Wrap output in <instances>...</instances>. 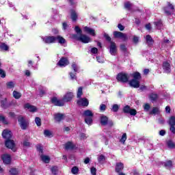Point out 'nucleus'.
Here are the masks:
<instances>
[{
	"label": "nucleus",
	"instance_id": "1a4fd4ad",
	"mask_svg": "<svg viewBox=\"0 0 175 175\" xmlns=\"http://www.w3.org/2000/svg\"><path fill=\"white\" fill-rule=\"evenodd\" d=\"M123 113L124 114H130V116H136L137 114V111L135 109H131L129 105H126L122 109Z\"/></svg>",
	"mask_w": 175,
	"mask_h": 175
},
{
	"label": "nucleus",
	"instance_id": "4468645a",
	"mask_svg": "<svg viewBox=\"0 0 175 175\" xmlns=\"http://www.w3.org/2000/svg\"><path fill=\"white\" fill-rule=\"evenodd\" d=\"M44 42L46 44H51V43H55V36H48L42 38Z\"/></svg>",
	"mask_w": 175,
	"mask_h": 175
},
{
	"label": "nucleus",
	"instance_id": "a211bd4d",
	"mask_svg": "<svg viewBox=\"0 0 175 175\" xmlns=\"http://www.w3.org/2000/svg\"><path fill=\"white\" fill-rule=\"evenodd\" d=\"M24 108L27 109L31 113H36V111H38V108L34 105H31L29 103L25 104Z\"/></svg>",
	"mask_w": 175,
	"mask_h": 175
},
{
	"label": "nucleus",
	"instance_id": "69168bd1",
	"mask_svg": "<svg viewBox=\"0 0 175 175\" xmlns=\"http://www.w3.org/2000/svg\"><path fill=\"white\" fill-rule=\"evenodd\" d=\"M118 29H120V31H124V29H125V27L124 25H122V24L119 23L118 25Z\"/></svg>",
	"mask_w": 175,
	"mask_h": 175
},
{
	"label": "nucleus",
	"instance_id": "a878e982",
	"mask_svg": "<svg viewBox=\"0 0 175 175\" xmlns=\"http://www.w3.org/2000/svg\"><path fill=\"white\" fill-rule=\"evenodd\" d=\"M133 80H137L140 81L142 80V74L140 72L136 71L132 74Z\"/></svg>",
	"mask_w": 175,
	"mask_h": 175
},
{
	"label": "nucleus",
	"instance_id": "79ce46f5",
	"mask_svg": "<svg viewBox=\"0 0 175 175\" xmlns=\"http://www.w3.org/2000/svg\"><path fill=\"white\" fill-rule=\"evenodd\" d=\"M0 121L4 124V125H8L9 122L7 121L6 118L5 116L0 115Z\"/></svg>",
	"mask_w": 175,
	"mask_h": 175
},
{
	"label": "nucleus",
	"instance_id": "f03ea898",
	"mask_svg": "<svg viewBox=\"0 0 175 175\" xmlns=\"http://www.w3.org/2000/svg\"><path fill=\"white\" fill-rule=\"evenodd\" d=\"M116 80L118 83H123L125 84L129 81V75L126 72H119L116 75Z\"/></svg>",
	"mask_w": 175,
	"mask_h": 175
},
{
	"label": "nucleus",
	"instance_id": "aec40b11",
	"mask_svg": "<svg viewBox=\"0 0 175 175\" xmlns=\"http://www.w3.org/2000/svg\"><path fill=\"white\" fill-rule=\"evenodd\" d=\"M122 170H124V163L119 162L116 163V167H115V172L116 173H122Z\"/></svg>",
	"mask_w": 175,
	"mask_h": 175
},
{
	"label": "nucleus",
	"instance_id": "6e6d98bb",
	"mask_svg": "<svg viewBox=\"0 0 175 175\" xmlns=\"http://www.w3.org/2000/svg\"><path fill=\"white\" fill-rule=\"evenodd\" d=\"M0 76L2 79H5V77H6V72L1 68H0Z\"/></svg>",
	"mask_w": 175,
	"mask_h": 175
},
{
	"label": "nucleus",
	"instance_id": "2f4dec72",
	"mask_svg": "<svg viewBox=\"0 0 175 175\" xmlns=\"http://www.w3.org/2000/svg\"><path fill=\"white\" fill-rule=\"evenodd\" d=\"M0 50L2 51H9V46L5 42H1L0 44Z\"/></svg>",
	"mask_w": 175,
	"mask_h": 175
},
{
	"label": "nucleus",
	"instance_id": "dca6fc26",
	"mask_svg": "<svg viewBox=\"0 0 175 175\" xmlns=\"http://www.w3.org/2000/svg\"><path fill=\"white\" fill-rule=\"evenodd\" d=\"M77 105H78V106H83V107H87V106L90 105V102L87 98H83L78 100L77 102Z\"/></svg>",
	"mask_w": 175,
	"mask_h": 175
},
{
	"label": "nucleus",
	"instance_id": "09e8293b",
	"mask_svg": "<svg viewBox=\"0 0 175 175\" xmlns=\"http://www.w3.org/2000/svg\"><path fill=\"white\" fill-rule=\"evenodd\" d=\"M36 150L38 151V152H40L41 155L43 154V146H42V145H37Z\"/></svg>",
	"mask_w": 175,
	"mask_h": 175
},
{
	"label": "nucleus",
	"instance_id": "0eeeda50",
	"mask_svg": "<svg viewBox=\"0 0 175 175\" xmlns=\"http://www.w3.org/2000/svg\"><path fill=\"white\" fill-rule=\"evenodd\" d=\"M5 145L7 148L12 150L13 152H16L17 151V148H16V143H14V140L13 139L5 140Z\"/></svg>",
	"mask_w": 175,
	"mask_h": 175
},
{
	"label": "nucleus",
	"instance_id": "6ab92c4d",
	"mask_svg": "<svg viewBox=\"0 0 175 175\" xmlns=\"http://www.w3.org/2000/svg\"><path fill=\"white\" fill-rule=\"evenodd\" d=\"M65 119L64 113H57L54 114V120L56 122H61L63 120Z\"/></svg>",
	"mask_w": 175,
	"mask_h": 175
},
{
	"label": "nucleus",
	"instance_id": "58836bf2",
	"mask_svg": "<svg viewBox=\"0 0 175 175\" xmlns=\"http://www.w3.org/2000/svg\"><path fill=\"white\" fill-rule=\"evenodd\" d=\"M173 166V161H172V160H169L167 161H166L165 163H164V167H172Z\"/></svg>",
	"mask_w": 175,
	"mask_h": 175
},
{
	"label": "nucleus",
	"instance_id": "a19ab883",
	"mask_svg": "<svg viewBox=\"0 0 175 175\" xmlns=\"http://www.w3.org/2000/svg\"><path fill=\"white\" fill-rule=\"evenodd\" d=\"M69 75L70 80H77V76H76L77 75V72H70Z\"/></svg>",
	"mask_w": 175,
	"mask_h": 175
},
{
	"label": "nucleus",
	"instance_id": "ddd939ff",
	"mask_svg": "<svg viewBox=\"0 0 175 175\" xmlns=\"http://www.w3.org/2000/svg\"><path fill=\"white\" fill-rule=\"evenodd\" d=\"M13 136V133L11 131H9L8 129H4L2 132V137L3 139H5V140H10L12 139V137Z\"/></svg>",
	"mask_w": 175,
	"mask_h": 175
},
{
	"label": "nucleus",
	"instance_id": "e433bc0d",
	"mask_svg": "<svg viewBox=\"0 0 175 175\" xmlns=\"http://www.w3.org/2000/svg\"><path fill=\"white\" fill-rule=\"evenodd\" d=\"M127 136H126V133H123L122 135V137L120 139V143L122 144H125V142H126Z\"/></svg>",
	"mask_w": 175,
	"mask_h": 175
},
{
	"label": "nucleus",
	"instance_id": "72a5a7b5",
	"mask_svg": "<svg viewBox=\"0 0 175 175\" xmlns=\"http://www.w3.org/2000/svg\"><path fill=\"white\" fill-rule=\"evenodd\" d=\"M18 169L12 167L10 170V174L11 175H18Z\"/></svg>",
	"mask_w": 175,
	"mask_h": 175
},
{
	"label": "nucleus",
	"instance_id": "f704fd0d",
	"mask_svg": "<svg viewBox=\"0 0 175 175\" xmlns=\"http://www.w3.org/2000/svg\"><path fill=\"white\" fill-rule=\"evenodd\" d=\"M167 146L168 148H175V144L171 139H169L168 141H167Z\"/></svg>",
	"mask_w": 175,
	"mask_h": 175
},
{
	"label": "nucleus",
	"instance_id": "7ed1b4c3",
	"mask_svg": "<svg viewBox=\"0 0 175 175\" xmlns=\"http://www.w3.org/2000/svg\"><path fill=\"white\" fill-rule=\"evenodd\" d=\"M83 116L85 117V122L88 125H92V117H94V113L90 109L85 110L83 112Z\"/></svg>",
	"mask_w": 175,
	"mask_h": 175
},
{
	"label": "nucleus",
	"instance_id": "473e14b6",
	"mask_svg": "<svg viewBox=\"0 0 175 175\" xmlns=\"http://www.w3.org/2000/svg\"><path fill=\"white\" fill-rule=\"evenodd\" d=\"M12 95L15 99H20V98H21V96H22L21 93H20V92H17L16 90H14L13 92Z\"/></svg>",
	"mask_w": 175,
	"mask_h": 175
},
{
	"label": "nucleus",
	"instance_id": "c03bdc74",
	"mask_svg": "<svg viewBox=\"0 0 175 175\" xmlns=\"http://www.w3.org/2000/svg\"><path fill=\"white\" fill-rule=\"evenodd\" d=\"M105 161H106V157H105V155L100 154L98 157V162H99V163H102V162H105Z\"/></svg>",
	"mask_w": 175,
	"mask_h": 175
},
{
	"label": "nucleus",
	"instance_id": "0e129e2a",
	"mask_svg": "<svg viewBox=\"0 0 175 175\" xmlns=\"http://www.w3.org/2000/svg\"><path fill=\"white\" fill-rule=\"evenodd\" d=\"M92 54H98V49L96 47H93L91 49Z\"/></svg>",
	"mask_w": 175,
	"mask_h": 175
},
{
	"label": "nucleus",
	"instance_id": "5fc2aeb1",
	"mask_svg": "<svg viewBox=\"0 0 175 175\" xmlns=\"http://www.w3.org/2000/svg\"><path fill=\"white\" fill-rule=\"evenodd\" d=\"M51 173L54 175H57V172H58V167L56 166L52 167L51 169Z\"/></svg>",
	"mask_w": 175,
	"mask_h": 175
},
{
	"label": "nucleus",
	"instance_id": "de8ad7c7",
	"mask_svg": "<svg viewBox=\"0 0 175 175\" xmlns=\"http://www.w3.org/2000/svg\"><path fill=\"white\" fill-rule=\"evenodd\" d=\"M71 173H72V174H77V173H79V167H77V166L72 167Z\"/></svg>",
	"mask_w": 175,
	"mask_h": 175
},
{
	"label": "nucleus",
	"instance_id": "9b49d317",
	"mask_svg": "<svg viewBox=\"0 0 175 175\" xmlns=\"http://www.w3.org/2000/svg\"><path fill=\"white\" fill-rule=\"evenodd\" d=\"M168 124L170 125V131L172 133H175V116H172L170 118Z\"/></svg>",
	"mask_w": 175,
	"mask_h": 175
},
{
	"label": "nucleus",
	"instance_id": "e2e57ef3",
	"mask_svg": "<svg viewBox=\"0 0 175 175\" xmlns=\"http://www.w3.org/2000/svg\"><path fill=\"white\" fill-rule=\"evenodd\" d=\"M90 172L92 175H96V168H95V167H92L90 169Z\"/></svg>",
	"mask_w": 175,
	"mask_h": 175
},
{
	"label": "nucleus",
	"instance_id": "20e7f679",
	"mask_svg": "<svg viewBox=\"0 0 175 175\" xmlns=\"http://www.w3.org/2000/svg\"><path fill=\"white\" fill-rule=\"evenodd\" d=\"M72 38L75 39V40L85 44L90 43V42H91V38L84 34H81L80 36H79L77 34H74Z\"/></svg>",
	"mask_w": 175,
	"mask_h": 175
},
{
	"label": "nucleus",
	"instance_id": "4d7b16f0",
	"mask_svg": "<svg viewBox=\"0 0 175 175\" xmlns=\"http://www.w3.org/2000/svg\"><path fill=\"white\" fill-rule=\"evenodd\" d=\"M133 42L135 44H137L139 43V37L137 36H133Z\"/></svg>",
	"mask_w": 175,
	"mask_h": 175
},
{
	"label": "nucleus",
	"instance_id": "a18cd8bd",
	"mask_svg": "<svg viewBox=\"0 0 175 175\" xmlns=\"http://www.w3.org/2000/svg\"><path fill=\"white\" fill-rule=\"evenodd\" d=\"M44 135L46 137H51V136H53V133H51V131L49 130H44Z\"/></svg>",
	"mask_w": 175,
	"mask_h": 175
},
{
	"label": "nucleus",
	"instance_id": "c85d7f7f",
	"mask_svg": "<svg viewBox=\"0 0 175 175\" xmlns=\"http://www.w3.org/2000/svg\"><path fill=\"white\" fill-rule=\"evenodd\" d=\"M146 42L149 46H152L154 44V39L150 35H146Z\"/></svg>",
	"mask_w": 175,
	"mask_h": 175
},
{
	"label": "nucleus",
	"instance_id": "9d476101",
	"mask_svg": "<svg viewBox=\"0 0 175 175\" xmlns=\"http://www.w3.org/2000/svg\"><path fill=\"white\" fill-rule=\"evenodd\" d=\"M69 64H70L69 59H68V57H62L58 62L57 65L58 66H60V68H62V67L65 68V66H68Z\"/></svg>",
	"mask_w": 175,
	"mask_h": 175
},
{
	"label": "nucleus",
	"instance_id": "cd10ccee",
	"mask_svg": "<svg viewBox=\"0 0 175 175\" xmlns=\"http://www.w3.org/2000/svg\"><path fill=\"white\" fill-rule=\"evenodd\" d=\"M148 98L151 102H157L158 100V94L155 93H150L148 96Z\"/></svg>",
	"mask_w": 175,
	"mask_h": 175
},
{
	"label": "nucleus",
	"instance_id": "ea45409f",
	"mask_svg": "<svg viewBox=\"0 0 175 175\" xmlns=\"http://www.w3.org/2000/svg\"><path fill=\"white\" fill-rule=\"evenodd\" d=\"M131 8L132 3H131V1H126L124 3V9H126L127 10H131Z\"/></svg>",
	"mask_w": 175,
	"mask_h": 175
},
{
	"label": "nucleus",
	"instance_id": "338daca9",
	"mask_svg": "<svg viewBox=\"0 0 175 175\" xmlns=\"http://www.w3.org/2000/svg\"><path fill=\"white\" fill-rule=\"evenodd\" d=\"M150 107H151V106L150 105V104L146 103V104H145L144 109V110H146V111H148V110H150Z\"/></svg>",
	"mask_w": 175,
	"mask_h": 175
},
{
	"label": "nucleus",
	"instance_id": "393cba45",
	"mask_svg": "<svg viewBox=\"0 0 175 175\" xmlns=\"http://www.w3.org/2000/svg\"><path fill=\"white\" fill-rule=\"evenodd\" d=\"M64 147L65 150H75V147H76V146L73 144V142H68L65 144Z\"/></svg>",
	"mask_w": 175,
	"mask_h": 175
},
{
	"label": "nucleus",
	"instance_id": "13d9d810",
	"mask_svg": "<svg viewBox=\"0 0 175 175\" xmlns=\"http://www.w3.org/2000/svg\"><path fill=\"white\" fill-rule=\"evenodd\" d=\"M23 147H31V143L27 140L23 141Z\"/></svg>",
	"mask_w": 175,
	"mask_h": 175
},
{
	"label": "nucleus",
	"instance_id": "bb28decb",
	"mask_svg": "<svg viewBox=\"0 0 175 175\" xmlns=\"http://www.w3.org/2000/svg\"><path fill=\"white\" fill-rule=\"evenodd\" d=\"M57 41L58 43H59V44H65V43H66V40L61 36H55V42Z\"/></svg>",
	"mask_w": 175,
	"mask_h": 175
},
{
	"label": "nucleus",
	"instance_id": "680f3d73",
	"mask_svg": "<svg viewBox=\"0 0 175 175\" xmlns=\"http://www.w3.org/2000/svg\"><path fill=\"white\" fill-rule=\"evenodd\" d=\"M40 96L42 98L44 95H46V91L43 89H40Z\"/></svg>",
	"mask_w": 175,
	"mask_h": 175
},
{
	"label": "nucleus",
	"instance_id": "7c9ffc66",
	"mask_svg": "<svg viewBox=\"0 0 175 175\" xmlns=\"http://www.w3.org/2000/svg\"><path fill=\"white\" fill-rule=\"evenodd\" d=\"M40 158L42 162H44V163H50V157L49 156L41 154Z\"/></svg>",
	"mask_w": 175,
	"mask_h": 175
},
{
	"label": "nucleus",
	"instance_id": "f8f14e48",
	"mask_svg": "<svg viewBox=\"0 0 175 175\" xmlns=\"http://www.w3.org/2000/svg\"><path fill=\"white\" fill-rule=\"evenodd\" d=\"M1 159L4 165H10L12 163V156L9 154H3L1 156Z\"/></svg>",
	"mask_w": 175,
	"mask_h": 175
},
{
	"label": "nucleus",
	"instance_id": "4be33fe9",
	"mask_svg": "<svg viewBox=\"0 0 175 175\" xmlns=\"http://www.w3.org/2000/svg\"><path fill=\"white\" fill-rule=\"evenodd\" d=\"M129 85L133 88H139L140 87V81L136 79H131L129 81Z\"/></svg>",
	"mask_w": 175,
	"mask_h": 175
},
{
	"label": "nucleus",
	"instance_id": "423d86ee",
	"mask_svg": "<svg viewBox=\"0 0 175 175\" xmlns=\"http://www.w3.org/2000/svg\"><path fill=\"white\" fill-rule=\"evenodd\" d=\"M18 122L19 123L21 129L23 131H25L28 129V126L29 125V122H28V121H27V120H25V118H24V116H19L18 117Z\"/></svg>",
	"mask_w": 175,
	"mask_h": 175
},
{
	"label": "nucleus",
	"instance_id": "4c0bfd02",
	"mask_svg": "<svg viewBox=\"0 0 175 175\" xmlns=\"http://www.w3.org/2000/svg\"><path fill=\"white\" fill-rule=\"evenodd\" d=\"M157 113H159V108L158 107H154L152 108V110L149 113L150 116H152V114H157Z\"/></svg>",
	"mask_w": 175,
	"mask_h": 175
},
{
	"label": "nucleus",
	"instance_id": "bf43d9fd",
	"mask_svg": "<svg viewBox=\"0 0 175 175\" xmlns=\"http://www.w3.org/2000/svg\"><path fill=\"white\" fill-rule=\"evenodd\" d=\"M75 32H77V33H80V35H82L81 34V29H80V27L79 26H75Z\"/></svg>",
	"mask_w": 175,
	"mask_h": 175
},
{
	"label": "nucleus",
	"instance_id": "c9c22d12",
	"mask_svg": "<svg viewBox=\"0 0 175 175\" xmlns=\"http://www.w3.org/2000/svg\"><path fill=\"white\" fill-rule=\"evenodd\" d=\"M154 25L157 27V28H162L163 27V23H162V20L160 19L156 22L154 23Z\"/></svg>",
	"mask_w": 175,
	"mask_h": 175
},
{
	"label": "nucleus",
	"instance_id": "6e6552de",
	"mask_svg": "<svg viewBox=\"0 0 175 175\" xmlns=\"http://www.w3.org/2000/svg\"><path fill=\"white\" fill-rule=\"evenodd\" d=\"M113 38L116 39H122V42H126L128 40V36L121 31H113Z\"/></svg>",
	"mask_w": 175,
	"mask_h": 175
},
{
	"label": "nucleus",
	"instance_id": "3c124183",
	"mask_svg": "<svg viewBox=\"0 0 175 175\" xmlns=\"http://www.w3.org/2000/svg\"><path fill=\"white\" fill-rule=\"evenodd\" d=\"M119 109H120V107L118 106V105L114 104L113 105L112 111H113L114 113H117V111H118Z\"/></svg>",
	"mask_w": 175,
	"mask_h": 175
},
{
	"label": "nucleus",
	"instance_id": "603ef678",
	"mask_svg": "<svg viewBox=\"0 0 175 175\" xmlns=\"http://www.w3.org/2000/svg\"><path fill=\"white\" fill-rule=\"evenodd\" d=\"M104 38H105V40H107V42H109V43H111V37L109 36V34L107 33H105L104 34Z\"/></svg>",
	"mask_w": 175,
	"mask_h": 175
},
{
	"label": "nucleus",
	"instance_id": "864d4df0",
	"mask_svg": "<svg viewBox=\"0 0 175 175\" xmlns=\"http://www.w3.org/2000/svg\"><path fill=\"white\" fill-rule=\"evenodd\" d=\"M6 85L8 88H10V89L14 88V83H13V81L8 82L6 83Z\"/></svg>",
	"mask_w": 175,
	"mask_h": 175
},
{
	"label": "nucleus",
	"instance_id": "f3484780",
	"mask_svg": "<svg viewBox=\"0 0 175 175\" xmlns=\"http://www.w3.org/2000/svg\"><path fill=\"white\" fill-rule=\"evenodd\" d=\"M70 18L73 23H76L77 21V19L79 18V14H77V12H76V10L71 9L70 10Z\"/></svg>",
	"mask_w": 175,
	"mask_h": 175
},
{
	"label": "nucleus",
	"instance_id": "c756f323",
	"mask_svg": "<svg viewBox=\"0 0 175 175\" xmlns=\"http://www.w3.org/2000/svg\"><path fill=\"white\" fill-rule=\"evenodd\" d=\"M1 106L3 109H8V107H9V105H8V98H7L1 100Z\"/></svg>",
	"mask_w": 175,
	"mask_h": 175
},
{
	"label": "nucleus",
	"instance_id": "49530a36",
	"mask_svg": "<svg viewBox=\"0 0 175 175\" xmlns=\"http://www.w3.org/2000/svg\"><path fill=\"white\" fill-rule=\"evenodd\" d=\"M81 95H83V88L79 87L77 93V98H81Z\"/></svg>",
	"mask_w": 175,
	"mask_h": 175
},
{
	"label": "nucleus",
	"instance_id": "412c9836",
	"mask_svg": "<svg viewBox=\"0 0 175 175\" xmlns=\"http://www.w3.org/2000/svg\"><path fill=\"white\" fill-rule=\"evenodd\" d=\"M163 69L164 72L169 75V73L172 72V69L170 68V63H168L167 62H163Z\"/></svg>",
	"mask_w": 175,
	"mask_h": 175
},
{
	"label": "nucleus",
	"instance_id": "2eb2a0df",
	"mask_svg": "<svg viewBox=\"0 0 175 175\" xmlns=\"http://www.w3.org/2000/svg\"><path fill=\"white\" fill-rule=\"evenodd\" d=\"M109 53L111 55H116L117 53V44H116V42H111L109 45Z\"/></svg>",
	"mask_w": 175,
	"mask_h": 175
},
{
	"label": "nucleus",
	"instance_id": "39448f33",
	"mask_svg": "<svg viewBox=\"0 0 175 175\" xmlns=\"http://www.w3.org/2000/svg\"><path fill=\"white\" fill-rule=\"evenodd\" d=\"M167 6L163 7L162 8L163 13L167 16H172L174 13V5L169 1L167 2Z\"/></svg>",
	"mask_w": 175,
	"mask_h": 175
},
{
	"label": "nucleus",
	"instance_id": "b1692460",
	"mask_svg": "<svg viewBox=\"0 0 175 175\" xmlns=\"http://www.w3.org/2000/svg\"><path fill=\"white\" fill-rule=\"evenodd\" d=\"M109 122V118L106 116H102L100 118V122L103 126H106L107 122Z\"/></svg>",
	"mask_w": 175,
	"mask_h": 175
},
{
	"label": "nucleus",
	"instance_id": "8fccbe9b",
	"mask_svg": "<svg viewBox=\"0 0 175 175\" xmlns=\"http://www.w3.org/2000/svg\"><path fill=\"white\" fill-rule=\"evenodd\" d=\"M120 50L123 53H128V48H126V46H125L124 44H120Z\"/></svg>",
	"mask_w": 175,
	"mask_h": 175
},
{
	"label": "nucleus",
	"instance_id": "5701e85b",
	"mask_svg": "<svg viewBox=\"0 0 175 175\" xmlns=\"http://www.w3.org/2000/svg\"><path fill=\"white\" fill-rule=\"evenodd\" d=\"M84 31L87 33H89V35H92V36H96V33H95V29H92L91 27L85 26L84 27Z\"/></svg>",
	"mask_w": 175,
	"mask_h": 175
},
{
	"label": "nucleus",
	"instance_id": "774afa93",
	"mask_svg": "<svg viewBox=\"0 0 175 175\" xmlns=\"http://www.w3.org/2000/svg\"><path fill=\"white\" fill-rule=\"evenodd\" d=\"M72 68L75 72H77V65L76 64H72Z\"/></svg>",
	"mask_w": 175,
	"mask_h": 175
},
{
	"label": "nucleus",
	"instance_id": "f257e3e1",
	"mask_svg": "<svg viewBox=\"0 0 175 175\" xmlns=\"http://www.w3.org/2000/svg\"><path fill=\"white\" fill-rule=\"evenodd\" d=\"M73 92H67L62 98V100L58 99L56 96H53L51 98V103L53 106H58L59 107H62L65 105V102H71L73 99Z\"/></svg>",
	"mask_w": 175,
	"mask_h": 175
},
{
	"label": "nucleus",
	"instance_id": "052dcab7",
	"mask_svg": "<svg viewBox=\"0 0 175 175\" xmlns=\"http://www.w3.org/2000/svg\"><path fill=\"white\" fill-rule=\"evenodd\" d=\"M100 111H106V105L100 104Z\"/></svg>",
	"mask_w": 175,
	"mask_h": 175
},
{
	"label": "nucleus",
	"instance_id": "37998d69",
	"mask_svg": "<svg viewBox=\"0 0 175 175\" xmlns=\"http://www.w3.org/2000/svg\"><path fill=\"white\" fill-rule=\"evenodd\" d=\"M35 122H36L37 126H42V119H40V118L36 117Z\"/></svg>",
	"mask_w": 175,
	"mask_h": 175
}]
</instances>
